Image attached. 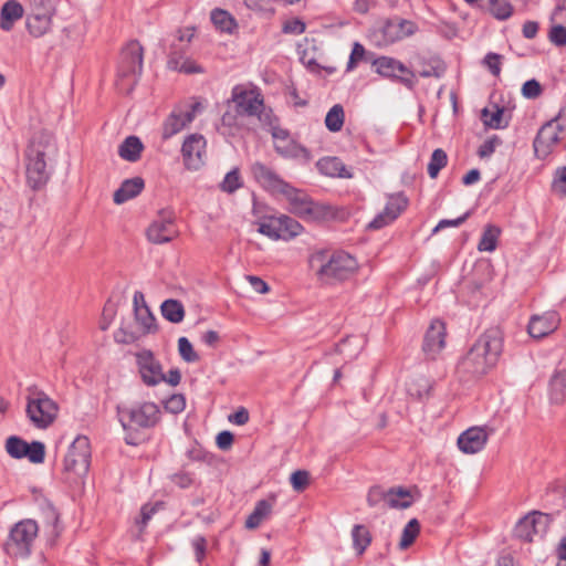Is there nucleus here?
Returning <instances> with one entry per match:
<instances>
[{
	"label": "nucleus",
	"instance_id": "obj_45",
	"mask_svg": "<svg viewBox=\"0 0 566 566\" xmlns=\"http://www.w3.org/2000/svg\"><path fill=\"white\" fill-rule=\"evenodd\" d=\"M448 157L442 149H436L428 164V174L431 178H436L439 171L447 165Z\"/></svg>",
	"mask_w": 566,
	"mask_h": 566
},
{
	"label": "nucleus",
	"instance_id": "obj_52",
	"mask_svg": "<svg viewBox=\"0 0 566 566\" xmlns=\"http://www.w3.org/2000/svg\"><path fill=\"white\" fill-rule=\"evenodd\" d=\"M258 231L272 240H279L282 238V233L277 224V218H271L268 222H261Z\"/></svg>",
	"mask_w": 566,
	"mask_h": 566
},
{
	"label": "nucleus",
	"instance_id": "obj_42",
	"mask_svg": "<svg viewBox=\"0 0 566 566\" xmlns=\"http://www.w3.org/2000/svg\"><path fill=\"white\" fill-rule=\"evenodd\" d=\"M446 71L443 63L439 60H431L429 62H422L421 67L418 70V74L421 77H441Z\"/></svg>",
	"mask_w": 566,
	"mask_h": 566
},
{
	"label": "nucleus",
	"instance_id": "obj_20",
	"mask_svg": "<svg viewBox=\"0 0 566 566\" xmlns=\"http://www.w3.org/2000/svg\"><path fill=\"white\" fill-rule=\"evenodd\" d=\"M254 179L272 195H282L290 186L272 168L262 163H255L251 167Z\"/></svg>",
	"mask_w": 566,
	"mask_h": 566
},
{
	"label": "nucleus",
	"instance_id": "obj_34",
	"mask_svg": "<svg viewBox=\"0 0 566 566\" xmlns=\"http://www.w3.org/2000/svg\"><path fill=\"white\" fill-rule=\"evenodd\" d=\"M501 232L500 227L492 223L486 224L479 241L478 250L480 252H493L497 247Z\"/></svg>",
	"mask_w": 566,
	"mask_h": 566
},
{
	"label": "nucleus",
	"instance_id": "obj_50",
	"mask_svg": "<svg viewBox=\"0 0 566 566\" xmlns=\"http://www.w3.org/2000/svg\"><path fill=\"white\" fill-rule=\"evenodd\" d=\"M27 457L32 463H42L45 455V447L40 441H33L27 444Z\"/></svg>",
	"mask_w": 566,
	"mask_h": 566
},
{
	"label": "nucleus",
	"instance_id": "obj_23",
	"mask_svg": "<svg viewBox=\"0 0 566 566\" xmlns=\"http://www.w3.org/2000/svg\"><path fill=\"white\" fill-rule=\"evenodd\" d=\"M489 434L482 427H472L462 432L458 438L459 449L467 454L481 451L486 444Z\"/></svg>",
	"mask_w": 566,
	"mask_h": 566
},
{
	"label": "nucleus",
	"instance_id": "obj_27",
	"mask_svg": "<svg viewBox=\"0 0 566 566\" xmlns=\"http://www.w3.org/2000/svg\"><path fill=\"white\" fill-rule=\"evenodd\" d=\"M23 13V7L17 0H8L0 10V29L6 32L11 31Z\"/></svg>",
	"mask_w": 566,
	"mask_h": 566
},
{
	"label": "nucleus",
	"instance_id": "obj_54",
	"mask_svg": "<svg viewBox=\"0 0 566 566\" xmlns=\"http://www.w3.org/2000/svg\"><path fill=\"white\" fill-rule=\"evenodd\" d=\"M429 389H430L429 381L426 378L420 377V378L411 381L408 385L407 390L410 396H413L417 398H422L424 395H427L429 392Z\"/></svg>",
	"mask_w": 566,
	"mask_h": 566
},
{
	"label": "nucleus",
	"instance_id": "obj_51",
	"mask_svg": "<svg viewBox=\"0 0 566 566\" xmlns=\"http://www.w3.org/2000/svg\"><path fill=\"white\" fill-rule=\"evenodd\" d=\"M178 350L181 358L187 363H195L199 359L198 354L193 350V347L187 337H180L178 339Z\"/></svg>",
	"mask_w": 566,
	"mask_h": 566
},
{
	"label": "nucleus",
	"instance_id": "obj_11",
	"mask_svg": "<svg viewBox=\"0 0 566 566\" xmlns=\"http://www.w3.org/2000/svg\"><path fill=\"white\" fill-rule=\"evenodd\" d=\"M232 101L235 103L240 114L258 116L259 119H261V115L264 111V102L259 90L237 85L232 90Z\"/></svg>",
	"mask_w": 566,
	"mask_h": 566
},
{
	"label": "nucleus",
	"instance_id": "obj_53",
	"mask_svg": "<svg viewBox=\"0 0 566 566\" xmlns=\"http://www.w3.org/2000/svg\"><path fill=\"white\" fill-rule=\"evenodd\" d=\"M552 190L557 196L566 198V167L558 168L555 171Z\"/></svg>",
	"mask_w": 566,
	"mask_h": 566
},
{
	"label": "nucleus",
	"instance_id": "obj_16",
	"mask_svg": "<svg viewBox=\"0 0 566 566\" xmlns=\"http://www.w3.org/2000/svg\"><path fill=\"white\" fill-rule=\"evenodd\" d=\"M560 324V317L555 311L534 314L530 317L527 333L534 339H542L553 334Z\"/></svg>",
	"mask_w": 566,
	"mask_h": 566
},
{
	"label": "nucleus",
	"instance_id": "obj_38",
	"mask_svg": "<svg viewBox=\"0 0 566 566\" xmlns=\"http://www.w3.org/2000/svg\"><path fill=\"white\" fill-rule=\"evenodd\" d=\"M353 546L358 555L364 554L371 543V534L364 525H355L352 531Z\"/></svg>",
	"mask_w": 566,
	"mask_h": 566
},
{
	"label": "nucleus",
	"instance_id": "obj_36",
	"mask_svg": "<svg viewBox=\"0 0 566 566\" xmlns=\"http://www.w3.org/2000/svg\"><path fill=\"white\" fill-rule=\"evenodd\" d=\"M160 308L163 316L171 323H180L185 317L184 305L177 300H166Z\"/></svg>",
	"mask_w": 566,
	"mask_h": 566
},
{
	"label": "nucleus",
	"instance_id": "obj_41",
	"mask_svg": "<svg viewBox=\"0 0 566 566\" xmlns=\"http://www.w3.org/2000/svg\"><path fill=\"white\" fill-rule=\"evenodd\" d=\"M168 69L178 71L185 74H200L203 73V69L193 60L187 57L182 60V62H178V60H168L167 61Z\"/></svg>",
	"mask_w": 566,
	"mask_h": 566
},
{
	"label": "nucleus",
	"instance_id": "obj_5",
	"mask_svg": "<svg viewBox=\"0 0 566 566\" xmlns=\"http://www.w3.org/2000/svg\"><path fill=\"white\" fill-rule=\"evenodd\" d=\"M160 413L159 407L149 401L117 407L118 420L126 431H137L155 427L159 422Z\"/></svg>",
	"mask_w": 566,
	"mask_h": 566
},
{
	"label": "nucleus",
	"instance_id": "obj_37",
	"mask_svg": "<svg viewBox=\"0 0 566 566\" xmlns=\"http://www.w3.org/2000/svg\"><path fill=\"white\" fill-rule=\"evenodd\" d=\"M412 499L409 491L397 488L387 491V505L394 509H407L411 505Z\"/></svg>",
	"mask_w": 566,
	"mask_h": 566
},
{
	"label": "nucleus",
	"instance_id": "obj_30",
	"mask_svg": "<svg viewBox=\"0 0 566 566\" xmlns=\"http://www.w3.org/2000/svg\"><path fill=\"white\" fill-rule=\"evenodd\" d=\"M275 150L285 158L296 159L303 164H307L312 160L310 150L290 138L285 144H277Z\"/></svg>",
	"mask_w": 566,
	"mask_h": 566
},
{
	"label": "nucleus",
	"instance_id": "obj_26",
	"mask_svg": "<svg viewBox=\"0 0 566 566\" xmlns=\"http://www.w3.org/2000/svg\"><path fill=\"white\" fill-rule=\"evenodd\" d=\"M27 182L33 190H39L46 185L50 174L46 161L25 160Z\"/></svg>",
	"mask_w": 566,
	"mask_h": 566
},
{
	"label": "nucleus",
	"instance_id": "obj_33",
	"mask_svg": "<svg viewBox=\"0 0 566 566\" xmlns=\"http://www.w3.org/2000/svg\"><path fill=\"white\" fill-rule=\"evenodd\" d=\"M549 399L556 405L566 402V370H557L551 377Z\"/></svg>",
	"mask_w": 566,
	"mask_h": 566
},
{
	"label": "nucleus",
	"instance_id": "obj_8",
	"mask_svg": "<svg viewBox=\"0 0 566 566\" xmlns=\"http://www.w3.org/2000/svg\"><path fill=\"white\" fill-rule=\"evenodd\" d=\"M143 70V48L137 41L129 42L120 53L118 77L120 90L130 92Z\"/></svg>",
	"mask_w": 566,
	"mask_h": 566
},
{
	"label": "nucleus",
	"instance_id": "obj_61",
	"mask_svg": "<svg viewBox=\"0 0 566 566\" xmlns=\"http://www.w3.org/2000/svg\"><path fill=\"white\" fill-rule=\"evenodd\" d=\"M193 35H195V30L192 28L178 30L176 33L175 40L172 42H176L178 45H184V50H187Z\"/></svg>",
	"mask_w": 566,
	"mask_h": 566
},
{
	"label": "nucleus",
	"instance_id": "obj_63",
	"mask_svg": "<svg viewBox=\"0 0 566 566\" xmlns=\"http://www.w3.org/2000/svg\"><path fill=\"white\" fill-rule=\"evenodd\" d=\"M305 23L298 19H292L286 21L283 25V31L285 33L292 34H302L305 31Z\"/></svg>",
	"mask_w": 566,
	"mask_h": 566
},
{
	"label": "nucleus",
	"instance_id": "obj_14",
	"mask_svg": "<svg viewBox=\"0 0 566 566\" xmlns=\"http://www.w3.org/2000/svg\"><path fill=\"white\" fill-rule=\"evenodd\" d=\"M549 522L547 514L533 512L517 523L515 533L520 538L532 542L535 536L542 537L547 532Z\"/></svg>",
	"mask_w": 566,
	"mask_h": 566
},
{
	"label": "nucleus",
	"instance_id": "obj_21",
	"mask_svg": "<svg viewBox=\"0 0 566 566\" xmlns=\"http://www.w3.org/2000/svg\"><path fill=\"white\" fill-rule=\"evenodd\" d=\"M446 345V326L440 319H433L427 329L423 340L424 354L434 359Z\"/></svg>",
	"mask_w": 566,
	"mask_h": 566
},
{
	"label": "nucleus",
	"instance_id": "obj_59",
	"mask_svg": "<svg viewBox=\"0 0 566 566\" xmlns=\"http://www.w3.org/2000/svg\"><path fill=\"white\" fill-rule=\"evenodd\" d=\"M367 501L370 506H376L380 502H385L387 505V492L379 486H374L368 492Z\"/></svg>",
	"mask_w": 566,
	"mask_h": 566
},
{
	"label": "nucleus",
	"instance_id": "obj_15",
	"mask_svg": "<svg viewBox=\"0 0 566 566\" xmlns=\"http://www.w3.org/2000/svg\"><path fill=\"white\" fill-rule=\"evenodd\" d=\"M562 125L557 119H553L544 124L534 140L535 155L545 159L552 151L554 146L559 142Z\"/></svg>",
	"mask_w": 566,
	"mask_h": 566
},
{
	"label": "nucleus",
	"instance_id": "obj_43",
	"mask_svg": "<svg viewBox=\"0 0 566 566\" xmlns=\"http://www.w3.org/2000/svg\"><path fill=\"white\" fill-rule=\"evenodd\" d=\"M277 224L280 227L282 238H284L285 234H289L290 237H296L303 229L296 220L285 214L277 217Z\"/></svg>",
	"mask_w": 566,
	"mask_h": 566
},
{
	"label": "nucleus",
	"instance_id": "obj_9",
	"mask_svg": "<svg viewBox=\"0 0 566 566\" xmlns=\"http://www.w3.org/2000/svg\"><path fill=\"white\" fill-rule=\"evenodd\" d=\"M202 108L203 106L200 102L176 106L163 125V138L168 139L180 133L195 119Z\"/></svg>",
	"mask_w": 566,
	"mask_h": 566
},
{
	"label": "nucleus",
	"instance_id": "obj_10",
	"mask_svg": "<svg viewBox=\"0 0 566 566\" xmlns=\"http://www.w3.org/2000/svg\"><path fill=\"white\" fill-rule=\"evenodd\" d=\"M373 65L381 76L397 80L409 88L416 85L415 72L394 57L380 56L373 62Z\"/></svg>",
	"mask_w": 566,
	"mask_h": 566
},
{
	"label": "nucleus",
	"instance_id": "obj_19",
	"mask_svg": "<svg viewBox=\"0 0 566 566\" xmlns=\"http://www.w3.org/2000/svg\"><path fill=\"white\" fill-rule=\"evenodd\" d=\"M136 361L143 381L147 386H156L164 379L160 363L149 350H142L136 354Z\"/></svg>",
	"mask_w": 566,
	"mask_h": 566
},
{
	"label": "nucleus",
	"instance_id": "obj_35",
	"mask_svg": "<svg viewBox=\"0 0 566 566\" xmlns=\"http://www.w3.org/2000/svg\"><path fill=\"white\" fill-rule=\"evenodd\" d=\"M211 21L221 32L232 33L237 29L234 18L226 10L214 9L211 11Z\"/></svg>",
	"mask_w": 566,
	"mask_h": 566
},
{
	"label": "nucleus",
	"instance_id": "obj_47",
	"mask_svg": "<svg viewBox=\"0 0 566 566\" xmlns=\"http://www.w3.org/2000/svg\"><path fill=\"white\" fill-rule=\"evenodd\" d=\"M27 444L28 442L18 437H10L7 439L6 450L12 458L21 459L27 453Z\"/></svg>",
	"mask_w": 566,
	"mask_h": 566
},
{
	"label": "nucleus",
	"instance_id": "obj_64",
	"mask_svg": "<svg viewBox=\"0 0 566 566\" xmlns=\"http://www.w3.org/2000/svg\"><path fill=\"white\" fill-rule=\"evenodd\" d=\"M552 23L566 24V0L556 7L551 17Z\"/></svg>",
	"mask_w": 566,
	"mask_h": 566
},
{
	"label": "nucleus",
	"instance_id": "obj_12",
	"mask_svg": "<svg viewBox=\"0 0 566 566\" xmlns=\"http://www.w3.org/2000/svg\"><path fill=\"white\" fill-rule=\"evenodd\" d=\"M206 145L207 142L200 134H191L186 137L181 147V155L187 169L198 170L205 165Z\"/></svg>",
	"mask_w": 566,
	"mask_h": 566
},
{
	"label": "nucleus",
	"instance_id": "obj_22",
	"mask_svg": "<svg viewBox=\"0 0 566 566\" xmlns=\"http://www.w3.org/2000/svg\"><path fill=\"white\" fill-rule=\"evenodd\" d=\"M493 366L489 364L485 356L480 353L474 346L468 354L459 361L458 371L471 376H481L486 374Z\"/></svg>",
	"mask_w": 566,
	"mask_h": 566
},
{
	"label": "nucleus",
	"instance_id": "obj_13",
	"mask_svg": "<svg viewBox=\"0 0 566 566\" xmlns=\"http://www.w3.org/2000/svg\"><path fill=\"white\" fill-rule=\"evenodd\" d=\"M52 9L41 2L33 3L27 14V29L34 38H41L51 30Z\"/></svg>",
	"mask_w": 566,
	"mask_h": 566
},
{
	"label": "nucleus",
	"instance_id": "obj_24",
	"mask_svg": "<svg viewBox=\"0 0 566 566\" xmlns=\"http://www.w3.org/2000/svg\"><path fill=\"white\" fill-rule=\"evenodd\" d=\"M135 322L144 334L156 331L155 317L145 302L144 294L136 291L133 296Z\"/></svg>",
	"mask_w": 566,
	"mask_h": 566
},
{
	"label": "nucleus",
	"instance_id": "obj_29",
	"mask_svg": "<svg viewBox=\"0 0 566 566\" xmlns=\"http://www.w3.org/2000/svg\"><path fill=\"white\" fill-rule=\"evenodd\" d=\"M145 187V182L140 177L126 179L120 187L114 192V202L122 205L136 196H138Z\"/></svg>",
	"mask_w": 566,
	"mask_h": 566
},
{
	"label": "nucleus",
	"instance_id": "obj_60",
	"mask_svg": "<svg viewBox=\"0 0 566 566\" xmlns=\"http://www.w3.org/2000/svg\"><path fill=\"white\" fill-rule=\"evenodd\" d=\"M115 315H116L115 307L109 304L105 305L103 308V312H102L101 319H99V328L102 331L108 329V327L111 326V324L114 321Z\"/></svg>",
	"mask_w": 566,
	"mask_h": 566
},
{
	"label": "nucleus",
	"instance_id": "obj_1",
	"mask_svg": "<svg viewBox=\"0 0 566 566\" xmlns=\"http://www.w3.org/2000/svg\"><path fill=\"white\" fill-rule=\"evenodd\" d=\"M310 269L324 285H336L350 280L359 270L358 261L345 251L319 250L308 258Z\"/></svg>",
	"mask_w": 566,
	"mask_h": 566
},
{
	"label": "nucleus",
	"instance_id": "obj_32",
	"mask_svg": "<svg viewBox=\"0 0 566 566\" xmlns=\"http://www.w3.org/2000/svg\"><path fill=\"white\" fill-rule=\"evenodd\" d=\"M143 150L144 145L140 138L134 135L126 137L118 146L119 157L129 163L139 160Z\"/></svg>",
	"mask_w": 566,
	"mask_h": 566
},
{
	"label": "nucleus",
	"instance_id": "obj_55",
	"mask_svg": "<svg viewBox=\"0 0 566 566\" xmlns=\"http://www.w3.org/2000/svg\"><path fill=\"white\" fill-rule=\"evenodd\" d=\"M549 40L557 46L566 45V24L553 23L549 31Z\"/></svg>",
	"mask_w": 566,
	"mask_h": 566
},
{
	"label": "nucleus",
	"instance_id": "obj_3",
	"mask_svg": "<svg viewBox=\"0 0 566 566\" xmlns=\"http://www.w3.org/2000/svg\"><path fill=\"white\" fill-rule=\"evenodd\" d=\"M287 201L289 211L306 221H321L332 216V208L325 203L316 202L301 189L290 185L282 193Z\"/></svg>",
	"mask_w": 566,
	"mask_h": 566
},
{
	"label": "nucleus",
	"instance_id": "obj_39",
	"mask_svg": "<svg viewBox=\"0 0 566 566\" xmlns=\"http://www.w3.org/2000/svg\"><path fill=\"white\" fill-rule=\"evenodd\" d=\"M407 206L408 199L402 193L391 195L385 207V214L389 216V219L396 220Z\"/></svg>",
	"mask_w": 566,
	"mask_h": 566
},
{
	"label": "nucleus",
	"instance_id": "obj_17",
	"mask_svg": "<svg viewBox=\"0 0 566 566\" xmlns=\"http://www.w3.org/2000/svg\"><path fill=\"white\" fill-rule=\"evenodd\" d=\"M486 357L489 364L496 365L503 348V334L499 328H490L473 345Z\"/></svg>",
	"mask_w": 566,
	"mask_h": 566
},
{
	"label": "nucleus",
	"instance_id": "obj_40",
	"mask_svg": "<svg viewBox=\"0 0 566 566\" xmlns=\"http://www.w3.org/2000/svg\"><path fill=\"white\" fill-rule=\"evenodd\" d=\"M344 108L342 105L336 104L326 114L325 125L328 130L336 133L342 129L344 125Z\"/></svg>",
	"mask_w": 566,
	"mask_h": 566
},
{
	"label": "nucleus",
	"instance_id": "obj_31",
	"mask_svg": "<svg viewBox=\"0 0 566 566\" xmlns=\"http://www.w3.org/2000/svg\"><path fill=\"white\" fill-rule=\"evenodd\" d=\"M316 167L325 176L349 179L353 174L346 168L342 160L336 157L322 158L316 163Z\"/></svg>",
	"mask_w": 566,
	"mask_h": 566
},
{
	"label": "nucleus",
	"instance_id": "obj_49",
	"mask_svg": "<svg viewBox=\"0 0 566 566\" xmlns=\"http://www.w3.org/2000/svg\"><path fill=\"white\" fill-rule=\"evenodd\" d=\"M241 177L239 175V170L235 168L226 175L223 181L220 185V188L224 192L232 193L241 188Z\"/></svg>",
	"mask_w": 566,
	"mask_h": 566
},
{
	"label": "nucleus",
	"instance_id": "obj_28",
	"mask_svg": "<svg viewBox=\"0 0 566 566\" xmlns=\"http://www.w3.org/2000/svg\"><path fill=\"white\" fill-rule=\"evenodd\" d=\"M275 504V496L272 495L266 500H261L255 504L254 510L248 516L245 521V527L248 530L258 528L263 521L269 518L272 514L273 506Z\"/></svg>",
	"mask_w": 566,
	"mask_h": 566
},
{
	"label": "nucleus",
	"instance_id": "obj_58",
	"mask_svg": "<svg viewBox=\"0 0 566 566\" xmlns=\"http://www.w3.org/2000/svg\"><path fill=\"white\" fill-rule=\"evenodd\" d=\"M186 400L182 395H172L165 403L166 410L179 413L185 409Z\"/></svg>",
	"mask_w": 566,
	"mask_h": 566
},
{
	"label": "nucleus",
	"instance_id": "obj_62",
	"mask_svg": "<svg viewBox=\"0 0 566 566\" xmlns=\"http://www.w3.org/2000/svg\"><path fill=\"white\" fill-rule=\"evenodd\" d=\"M365 55V49L361 44L359 43H355L354 46H353V50H352V53H350V56H349V61H348V64H347V70H353L357 63L363 60Z\"/></svg>",
	"mask_w": 566,
	"mask_h": 566
},
{
	"label": "nucleus",
	"instance_id": "obj_18",
	"mask_svg": "<svg viewBox=\"0 0 566 566\" xmlns=\"http://www.w3.org/2000/svg\"><path fill=\"white\" fill-rule=\"evenodd\" d=\"M56 153V144L52 135L39 133L33 136L25 150V160L46 161Z\"/></svg>",
	"mask_w": 566,
	"mask_h": 566
},
{
	"label": "nucleus",
	"instance_id": "obj_46",
	"mask_svg": "<svg viewBox=\"0 0 566 566\" xmlns=\"http://www.w3.org/2000/svg\"><path fill=\"white\" fill-rule=\"evenodd\" d=\"M490 11L499 20H506L512 15L513 7L507 0H490Z\"/></svg>",
	"mask_w": 566,
	"mask_h": 566
},
{
	"label": "nucleus",
	"instance_id": "obj_56",
	"mask_svg": "<svg viewBox=\"0 0 566 566\" xmlns=\"http://www.w3.org/2000/svg\"><path fill=\"white\" fill-rule=\"evenodd\" d=\"M290 480L293 489L297 492H301L307 486L310 474L307 471L298 470L292 473Z\"/></svg>",
	"mask_w": 566,
	"mask_h": 566
},
{
	"label": "nucleus",
	"instance_id": "obj_6",
	"mask_svg": "<svg viewBox=\"0 0 566 566\" xmlns=\"http://www.w3.org/2000/svg\"><path fill=\"white\" fill-rule=\"evenodd\" d=\"M91 463V447L86 437H77L64 458V473L70 482H78L86 476Z\"/></svg>",
	"mask_w": 566,
	"mask_h": 566
},
{
	"label": "nucleus",
	"instance_id": "obj_25",
	"mask_svg": "<svg viewBox=\"0 0 566 566\" xmlns=\"http://www.w3.org/2000/svg\"><path fill=\"white\" fill-rule=\"evenodd\" d=\"M177 234L170 216L161 217L155 220L147 230V238L155 244L167 243L171 241Z\"/></svg>",
	"mask_w": 566,
	"mask_h": 566
},
{
	"label": "nucleus",
	"instance_id": "obj_2",
	"mask_svg": "<svg viewBox=\"0 0 566 566\" xmlns=\"http://www.w3.org/2000/svg\"><path fill=\"white\" fill-rule=\"evenodd\" d=\"M39 535V525L32 518L15 523L9 532L3 548L13 558H27L31 555Z\"/></svg>",
	"mask_w": 566,
	"mask_h": 566
},
{
	"label": "nucleus",
	"instance_id": "obj_57",
	"mask_svg": "<svg viewBox=\"0 0 566 566\" xmlns=\"http://www.w3.org/2000/svg\"><path fill=\"white\" fill-rule=\"evenodd\" d=\"M542 93V86L536 80L526 81L522 86V94L526 98H536Z\"/></svg>",
	"mask_w": 566,
	"mask_h": 566
},
{
	"label": "nucleus",
	"instance_id": "obj_7",
	"mask_svg": "<svg viewBox=\"0 0 566 566\" xmlns=\"http://www.w3.org/2000/svg\"><path fill=\"white\" fill-rule=\"evenodd\" d=\"M416 30L412 21L394 18L375 24L369 31V39L376 46H387L412 35Z\"/></svg>",
	"mask_w": 566,
	"mask_h": 566
},
{
	"label": "nucleus",
	"instance_id": "obj_48",
	"mask_svg": "<svg viewBox=\"0 0 566 566\" xmlns=\"http://www.w3.org/2000/svg\"><path fill=\"white\" fill-rule=\"evenodd\" d=\"M482 119L484 124L491 128H502L505 126L503 124V109L496 108L495 111L491 112L488 108H484L482 111Z\"/></svg>",
	"mask_w": 566,
	"mask_h": 566
},
{
	"label": "nucleus",
	"instance_id": "obj_4",
	"mask_svg": "<svg viewBox=\"0 0 566 566\" xmlns=\"http://www.w3.org/2000/svg\"><path fill=\"white\" fill-rule=\"evenodd\" d=\"M27 417L38 429H46L57 417L59 406L35 386L27 389Z\"/></svg>",
	"mask_w": 566,
	"mask_h": 566
},
{
	"label": "nucleus",
	"instance_id": "obj_44",
	"mask_svg": "<svg viewBox=\"0 0 566 566\" xmlns=\"http://www.w3.org/2000/svg\"><path fill=\"white\" fill-rule=\"evenodd\" d=\"M419 531L420 525L418 521L416 518L410 520L402 531L399 547L401 549H406L407 547H409L416 539L417 535L419 534Z\"/></svg>",
	"mask_w": 566,
	"mask_h": 566
}]
</instances>
